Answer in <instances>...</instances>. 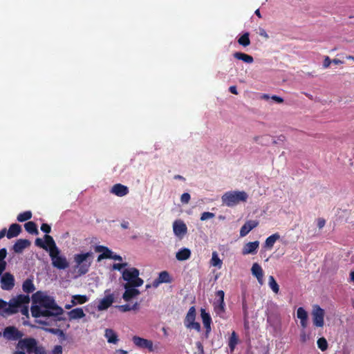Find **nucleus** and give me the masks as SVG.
<instances>
[{"mask_svg": "<svg viewBox=\"0 0 354 354\" xmlns=\"http://www.w3.org/2000/svg\"><path fill=\"white\" fill-rule=\"evenodd\" d=\"M32 299L35 303L31 307L32 317H56L64 313V310L57 305L52 297L37 292Z\"/></svg>", "mask_w": 354, "mask_h": 354, "instance_id": "nucleus-1", "label": "nucleus"}, {"mask_svg": "<svg viewBox=\"0 0 354 354\" xmlns=\"http://www.w3.org/2000/svg\"><path fill=\"white\" fill-rule=\"evenodd\" d=\"M30 302V297L28 295H19L15 297L12 298L9 302H6L0 299V310L2 316L6 317L17 313L19 308L22 307L21 313L24 315L28 314V308L26 306Z\"/></svg>", "mask_w": 354, "mask_h": 354, "instance_id": "nucleus-2", "label": "nucleus"}, {"mask_svg": "<svg viewBox=\"0 0 354 354\" xmlns=\"http://www.w3.org/2000/svg\"><path fill=\"white\" fill-rule=\"evenodd\" d=\"M248 194L244 191H230L225 192L221 197L223 205L227 207H234L240 203L246 202Z\"/></svg>", "mask_w": 354, "mask_h": 354, "instance_id": "nucleus-3", "label": "nucleus"}, {"mask_svg": "<svg viewBox=\"0 0 354 354\" xmlns=\"http://www.w3.org/2000/svg\"><path fill=\"white\" fill-rule=\"evenodd\" d=\"M93 261V252L77 254L74 255L75 268L77 269L80 275L86 274Z\"/></svg>", "mask_w": 354, "mask_h": 354, "instance_id": "nucleus-4", "label": "nucleus"}, {"mask_svg": "<svg viewBox=\"0 0 354 354\" xmlns=\"http://www.w3.org/2000/svg\"><path fill=\"white\" fill-rule=\"evenodd\" d=\"M140 272L136 268H128L122 271V278L126 281L125 283H129L133 286H141L144 281L139 277Z\"/></svg>", "mask_w": 354, "mask_h": 354, "instance_id": "nucleus-5", "label": "nucleus"}, {"mask_svg": "<svg viewBox=\"0 0 354 354\" xmlns=\"http://www.w3.org/2000/svg\"><path fill=\"white\" fill-rule=\"evenodd\" d=\"M52 266L59 270H65L68 268L69 263L66 257L61 253L59 248L49 252Z\"/></svg>", "mask_w": 354, "mask_h": 354, "instance_id": "nucleus-6", "label": "nucleus"}, {"mask_svg": "<svg viewBox=\"0 0 354 354\" xmlns=\"http://www.w3.org/2000/svg\"><path fill=\"white\" fill-rule=\"evenodd\" d=\"M43 346H39L37 342L34 338H24L19 339L17 343V348L21 350H26L27 353L30 354L33 353L36 354L37 348H41Z\"/></svg>", "mask_w": 354, "mask_h": 354, "instance_id": "nucleus-7", "label": "nucleus"}, {"mask_svg": "<svg viewBox=\"0 0 354 354\" xmlns=\"http://www.w3.org/2000/svg\"><path fill=\"white\" fill-rule=\"evenodd\" d=\"M196 319V309L192 306L185 317L184 324L186 328L189 329H194L199 332L201 330V325L198 322H195Z\"/></svg>", "mask_w": 354, "mask_h": 354, "instance_id": "nucleus-8", "label": "nucleus"}, {"mask_svg": "<svg viewBox=\"0 0 354 354\" xmlns=\"http://www.w3.org/2000/svg\"><path fill=\"white\" fill-rule=\"evenodd\" d=\"M324 309L320 308L318 305H314L313 307L312 316L313 324L317 327H322L324 324Z\"/></svg>", "mask_w": 354, "mask_h": 354, "instance_id": "nucleus-9", "label": "nucleus"}, {"mask_svg": "<svg viewBox=\"0 0 354 354\" xmlns=\"http://www.w3.org/2000/svg\"><path fill=\"white\" fill-rule=\"evenodd\" d=\"M225 293L223 290H218L216 292L218 299L214 303V310L216 315L223 317L225 313V302H224Z\"/></svg>", "mask_w": 354, "mask_h": 354, "instance_id": "nucleus-10", "label": "nucleus"}, {"mask_svg": "<svg viewBox=\"0 0 354 354\" xmlns=\"http://www.w3.org/2000/svg\"><path fill=\"white\" fill-rule=\"evenodd\" d=\"M3 337L8 340H17L22 337L24 334L15 326H8L4 329Z\"/></svg>", "mask_w": 354, "mask_h": 354, "instance_id": "nucleus-11", "label": "nucleus"}, {"mask_svg": "<svg viewBox=\"0 0 354 354\" xmlns=\"http://www.w3.org/2000/svg\"><path fill=\"white\" fill-rule=\"evenodd\" d=\"M133 344L141 348H147L149 351H153V342L138 336H133L132 338Z\"/></svg>", "mask_w": 354, "mask_h": 354, "instance_id": "nucleus-12", "label": "nucleus"}, {"mask_svg": "<svg viewBox=\"0 0 354 354\" xmlns=\"http://www.w3.org/2000/svg\"><path fill=\"white\" fill-rule=\"evenodd\" d=\"M123 287L124 288L125 291L122 295V298L126 301H130L132 298L136 297L140 294V292L136 288L137 286H130L129 283H124Z\"/></svg>", "mask_w": 354, "mask_h": 354, "instance_id": "nucleus-13", "label": "nucleus"}, {"mask_svg": "<svg viewBox=\"0 0 354 354\" xmlns=\"http://www.w3.org/2000/svg\"><path fill=\"white\" fill-rule=\"evenodd\" d=\"M15 286V279L9 272L5 273L1 279V287L3 290H10Z\"/></svg>", "mask_w": 354, "mask_h": 354, "instance_id": "nucleus-14", "label": "nucleus"}, {"mask_svg": "<svg viewBox=\"0 0 354 354\" xmlns=\"http://www.w3.org/2000/svg\"><path fill=\"white\" fill-rule=\"evenodd\" d=\"M173 231L176 236L182 238L187 234V227L183 221L177 220L173 223Z\"/></svg>", "mask_w": 354, "mask_h": 354, "instance_id": "nucleus-15", "label": "nucleus"}, {"mask_svg": "<svg viewBox=\"0 0 354 354\" xmlns=\"http://www.w3.org/2000/svg\"><path fill=\"white\" fill-rule=\"evenodd\" d=\"M114 301V297L113 294L106 295L102 298L97 305L98 310H104L110 307Z\"/></svg>", "mask_w": 354, "mask_h": 354, "instance_id": "nucleus-16", "label": "nucleus"}, {"mask_svg": "<svg viewBox=\"0 0 354 354\" xmlns=\"http://www.w3.org/2000/svg\"><path fill=\"white\" fill-rule=\"evenodd\" d=\"M259 246V242L258 241H255L253 242H249L246 243L242 250V254L243 255H247L250 254H255Z\"/></svg>", "mask_w": 354, "mask_h": 354, "instance_id": "nucleus-17", "label": "nucleus"}, {"mask_svg": "<svg viewBox=\"0 0 354 354\" xmlns=\"http://www.w3.org/2000/svg\"><path fill=\"white\" fill-rule=\"evenodd\" d=\"M259 225V222L257 221H247L240 230V236L243 237L246 236L252 230L255 228Z\"/></svg>", "mask_w": 354, "mask_h": 354, "instance_id": "nucleus-18", "label": "nucleus"}, {"mask_svg": "<svg viewBox=\"0 0 354 354\" xmlns=\"http://www.w3.org/2000/svg\"><path fill=\"white\" fill-rule=\"evenodd\" d=\"M111 192L118 196H124L129 193V189L127 186L122 184L114 185L111 190Z\"/></svg>", "mask_w": 354, "mask_h": 354, "instance_id": "nucleus-19", "label": "nucleus"}, {"mask_svg": "<svg viewBox=\"0 0 354 354\" xmlns=\"http://www.w3.org/2000/svg\"><path fill=\"white\" fill-rule=\"evenodd\" d=\"M251 272H252V275L254 276L257 279L259 283L261 285H262L263 283V271L261 267L257 263H253V265L252 266Z\"/></svg>", "mask_w": 354, "mask_h": 354, "instance_id": "nucleus-20", "label": "nucleus"}, {"mask_svg": "<svg viewBox=\"0 0 354 354\" xmlns=\"http://www.w3.org/2000/svg\"><path fill=\"white\" fill-rule=\"evenodd\" d=\"M104 337L109 344H117L119 342V338L117 333L111 328H106L104 331Z\"/></svg>", "mask_w": 354, "mask_h": 354, "instance_id": "nucleus-21", "label": "nucleus"}, {"mask_svg": "<svg viewBox=\"0 0 354 354\" xmlns=\"http://www.w3.org/2000/svg\"><path fill=\"white\" fill-rule=\"evenodd\" d=\"M67 315L70 320L79 319L83 318L86 315L85 313H84L83 309L81 308H74L71 311L68 312Z\"/></svg>", "mask_w": 354, "mask_h": 354, "instance_id": "nucleus-22", "label": "nucleus"}, {"mask_svg": "<svg viewBox=\"0 0 354 354\" xmlns=\"http://www.w3.org/2000/svg\"><path fill=\"white\" fill-rule=\"evenodd\" d=\"M297 316L300 319L301 326L305 328L308 324V313L304 308L299 307L297 311Z\"/></svg>", "mask_w": 354, "mask_h": 354, "instance_id": "nucleus-23", "label": "nucleus"}, {"mask_svg": "<svg viewBox=\"0 0 354 354\" xmlns=\"http://www.w3.org/2000/svg\"><path fill=\"white\" fill-rule=\"evenodd\" d=\"M36 351V354H62L63 348L60 345H56L50 353L45 347L42 346L40 348H37Z\"/></svg>", "mask_w": 354, "mask_h": 354, "instance_id": "nucleus-24", "label": "nucleus"}, {"mask_svg": "<svg viewBox=\"0 0 354 354\" xmlns=\"http://www.w3.org/2000/svg\"><path fill=\"white\" fill-rule=\"evenodd\" d=\"M201 315L203 320V325L206 328L207 333H209L211 330V322L212 319L209 313H206L204 309L201 310Z\"/></svg>", "mask_w": 354, "mask_h": 354, "instance_id": "nucleus-25", "label": "nucleus"}, {"mask_svg": "<svg viewBox=\"0 0 354 354\" xmlns=\"http://www.w3.org/2000/svg\"><path fill=\"white\" fill-rule=\"evenodd\" d=\"M30 245V242L26 239H19L13 245V250L17 253H21L26 248Z\"/></svg>", "mask_w": 354, "mask_h": 354, "instance_id": "nucleus-26", "label": "nucleus"}, {"mask_svg": "<svg viewBox=\"0 0 354 354\" xmlns=\"http://www.w3.org/2000/svg\"><path fill=\"white\" fill-rule=\"evenodd\" d=\"M21 231V227L19 224H17V223L12 224L10 226L8 231L7 232V237L8 239H12V238L16 237L19 234Z\"/></svg>", "mask_w": 354, "mask_h": 354, "instance_id": "nucleus-27", "label": "nucleus"}, {"mask_svg": "<svg viewBox=\"0 0 354 354\" xmlns=\"http://www.w3.org/2000/svg\"><path fill=\"white\" fill-rule=\"evenodd\" d=\"M233 56L234 58L241 60L246 64H252L254 62L252 56L243 53L236 52L233 54Z\"/></svg>", "mask_w": 354, "mask_h": 354, "instance_id": "nucleus-28", "label": "nucleus"}, {"mask_svg": "<svg viewBox=\"0 0 354 354\" xmlns=\"http://www.w3.org/2000/svg\"><path fill=\"white\" fill-rule=\"evenodd\" d=\"M191 251L188 248L180 249L176 254V258L178 261H185L189 259Z\"/></svg>", "mask_w": 354, "mask_h": 354, "instance_id": "nucleus-29", "label": "nucleus"}, {"mask_svg": "<svg viewBox=\"0 0 354 354\" xmlns=\"http://www.w3.org/2000/svg\"><path fill=\"white\" fill-rule=\"evenodd\" d=\"M280 239V235L278 233L273 234L272 235L268 236L264 244V247L268 249H272L274 244L276 243L277 240Z\"/></svg>", "mask_w": 354, "mask_h": 354, "instance_id": "nucleus-30", "label": "nucleus"}, {"mask_svg": "<svg viewBox=\"0 0 354 354\" xmlns=\"http://www.w3.org/2000/svg\"><path fill=\"white\" fill-rule=\"evenodd\" d=\"M44 240H45L44 243L48 247V253L58 248L55 244V241L53 240V239L51 236L46 234L44 236Z\"/></svg>", "mask_w": 354, "mask_h": 354, "instance_id": "nucleus-31", "label": "nucleus"}, {"mask_svg": "<svg viewBox=\"0 0 354 354\" xmlns=\"http://www.w3.org/2000/svg\"><path fill=\"white\" fill-rule=\"evenodd\" d=\"M88 298L86 295H75L72 296L71 303H73L75 306L79 304H83L88 301Z\"/></svg>", "mask_w": 354, "mask_h": 354, "instance_id": "nucleus-32", "label": "nucleus"}, {"mask_svg": "<svg viewBox=\"0 0 354 354\" xmlns=\"http://www.w3.org/2000/svg\"><path fill=\"white\" fill-rule=\"evenodd\" d=\"M239 342V338H238V336L236 335V333L233 331L232 333V335L230 337V339H229V343H228V345H229V347H230V352L232 353L236 347V346L237 345Z\"/></svg>", "mask_w": 354, "mask_h": 354, "instance_id": "nucleus-33", "label": "nucleus"}, {"mask_svg": "<svg viewBox=\"0 0 354 354\" xmlns=\"http://www.w3.org/2000/svg\"><path fill=\"white\" fill-rule=\"evenodd\" d=\"M95 252H102V254L106 259H110L111 255L113 254V252L110 250L108 248L103 245H98L95 248Z\"/></svg>", "mask_w": 354, "mask_h": 354, "instance_id": "nucleus-34", "label": "nucleus"}, {"mask_svg": "<svg viewBox=\"0 0 354 354\" xmlns=\"http://www.w3.org/2000/svg\"><path fill=\"white\" fill-rule=\"evenodd\" d=\"M22 288L25 292H32L35 290V286L32 283V280L29 279H26L23 283Z\"/></svg>", "mask_w": 354, "mask_h": 354, "instance_id": "nucleus-35", "label": "nucleus"}, {"mask_svg": "<svg viewBox=\"0 0 354 354\" xmlns=\"http://www.w3.org/2000/svg\"><path fill=\"white\" fill-rule=\"evenodd\" d=\"M250 34L249 32H245L241 37L238 39L239 44L246 47L248 46L250 44V40L249 38Z\"/></svg>", "mask_w": 354, "mask_h": 354, "instance_id": "nucleus-36", "label": "nucleus"}, {"mask_svg": "<svg viewBox=\"0 0 354 354\" xmlns=\"http://www.w3.org/2000/svg\"><path fill=\"white\" fill-rule=\"evenodd\" d=\"M211 265L214 267H218L221 268L222 266V261L218 257V255L216 252H212V257L211 259Z\"/></svg>", "mask_w": 354, "mask_h": 354, "instance_id": "nucleus-37", "label": "nucleus"}, {"mask_svg": "<svg viewBox=\"0 0 354 354\" xmlns=\"http://www.w3.org/2000/svg\"><path fill=\"white\" fill-rule=\"evenodd\" d=\"M26 230L30 234H38L36 224L32 221H28L24 225Z\"/></svg>", "mask_w": 354, "mask_h": 354, "instance_id": "nucleus-38", "label": "nucleus"}, {"mask_svg": "<svg viewBox=\"0 0 354 354\" xmlns=\"http://www.w3.org/2000/svg\"><path fill=\"white\" fill-rule=\"evenodd\" d=\"M268 279H269L268 284H269L270 288L272 289V290L274 293H276V294L278 293L279 291V286L278 283H277V281H275L274 277L270 276Z\"/></svg>", "mask_w": 354, "mask_h": 354, "instance_id": "nucleus-39", "label": "nucleus"}, {"mask_svg": "<svg viewBox=\"0 0 354 354\" xmlns=\"http://www.w3.org/2000/svg\"><path fill=\"white\" fill-rule=\"evenodd\" d=\"M159 282L162 283H170L171 278L169 273L167 271H162L159 273V276L158 277Z\"/></svg>", "mask_w": 354, "mask_h": 354, "instance_id": "nucleus-40", "label": "nucleus"}, {"mask_svg": "<svg viewBox=\"0 0 354 354\" xmlns=\"http://www.w3.org/2000/svg\"><path fill=\"white\" fill-rule=\"evenodd\" d=\"M32 217V213L30 211L24 212L23 213L19 214L17 216V221L19 222H24L29 220Z\"/></svg>", "mask_w": 354, "mask_h": 354, "instance_id": "nucleus-41", "label": "nucleus"}, {"mask_svg": "<svg viewBox=\"0 0 354 354\" xmlns=\"http://www.w3.org/2000/svg\"><path fill=\"white\" fill-rule=\"evenodd\" d=\"M317 346L321 351H326L328 348V343L326 339L324 337H321L318 339Z\"/></svg>", "mask_w": 354, "mask_h": 354, "instance_id": "nucleus-42", "label": "nucleus"}, {"mask_svg": "<svg viewBox=\"0 0 354 354\" xmlns=\"http://www.w3.org/2000/svg\"><path fill=\"white\" fill-rule=\"evenodd\" d=\"M214 216H215V214L214 213L209 212H205L202 213V214L201 216V220L206 221V220H208L210 218H213Z\"/></svg>", "mask_w": 354, "mask_h": 354, "instance_id": "nucleus-43", "label": "nucleus"}, {"mask_svg": "<svg viewBox=\"0 0 354 354\" xmlns=\"http://www.w3.org/2000/svg\"><path fill=\"white\" fill-rule=\"evenodd\" d=\"M190 199L191 196L188 193H184L180 196V201L183 204H188Z\"/></svg>", "mask_w": 354, "mask_h": 354, "instance_id": "nucleus-44", "label": "nucleus"}, {"mask_svg": "<svg viewBox=\"0 0 354 354\" xmlns=\"http://www.w3.org/2000/svg\"><path fill=\"white\" fill-rule=\"evenodd\" d=\"M127 263H114L113 265V269L122 271L123 270V268L127 266Z\"/></svg>", "mask_w": 354, "mask_h": 354, "instance_id": "nucleus-45", "label": "nucleus"}, {"mask_svg": "<svg viewBox=\"0 0 354 354\" xmlns=\"http://www.w3.org/2000/svg\"><path fill=\"white\" fill-rule=\"evenodd\" d=\"M36 245L43 248L46 251H48L47 245L44 243V241L41 239H37L35 241Z\"/></svg>", "mask_w": 354, "mask_h": 354, "instance_id": "nucleus-46", "label": "nucleus"}, {"mask_svg": "<svg viewBox=\"0 0 354 354\" xmlns=\"http://www.w3.org/2000/svg\"><path fill=\"white\" fill-rule=\"evenodd\" d=\"M117 307L122 312H127V311L131 310V306L129 304L121 305V306H118Z\"/></svg>", "mask_w": 354, "mask_h": 354, "instance_id": "nucleus-47", "label": "nucleus"}, {"mask_svg": "<svg viewBox=\"0 0 354 354\" xmlns=\"http://www.w3.org/2000/svg\"><path fill=\"white\" fill-rule=\"evenodd\" d=\"M41 230L43 231L45 233H50L51 230V227L49 225L46 223H44L41 226Z\"/></svg>", "mask_w": 354, "mask_h": 354, "instance_id": "nucleus-48", "label": "nucleus"}, {"mask_svg": "<svg viewBox=\"0 0 354 354\" xmlns=\"http://www.w3.org/2000/svg\"><path fill=\"white\" fill-rule=\"evenodd\" d=\"M332 63V60L329 58L328 56H326L324 60L323 66L325 68H327L330 66V64Z\"/></svg>", "mask_w": 354, "mask_h": 354, "instance_id": "nucleus-49", "label": "nucleus"}, {"mask_svg": "<svg viewBox=\"0 0 354 354\" xmlns=\"http://www.w3.org/2000/svg\"><path fill=\"white\" fill-rule=\"evenodd\" d=\"M7 254L6 250L3 248L0 250V262H5L3 259L6 258Z\"/></svg>", "mask_w": 354, "mask_h": 354, "instance_id": "nucleus-50", "label": "nucleus"}, {"mask_svg": "<svg viewBox=\"0 0 354 354\" xmlns=\"http://www.w3.org/2000/svg\"><path fill=\"white\" fill-rule=\"evenodd\" d=\"M325 224H326V221L324 218H319L317 219V227L319 229L323 228L324 226L325 225Z\"/></svg>", "mask_w": 354, "mask_h": 354, "instance_id": "nucleus-51", "label": "nucleus"}, {"mask_svg": "<svg viewBox=\"0 0 354 354\" xmlns=\"http://www.w3.org/2000/svg\"><path fill=\"white\" fill-rule=\"evenodd\" d=\"M271 99L274 101H275L277 103H282L283 102V99L281 97H279L277 95H272L271 97Z\"/></svg>", "mask_w": 354, "mask_h": 354, "instance_id": "nucleus-52", "label": "nucleus"}, {"mask_svg": "<svg viewBox=\"0 0 354 354\" xmlns=\"http://www.w3.org/2000/svg\"><path fill=\"white\" fill-rule=\"evenodd\" d=\"M261 36L263 37L266 39L268 38V35L267 34L266 31L263 28L259 29V33Z\"/></svg>", "mask_w": 354, "mask_h": 354, "instance_id": "nucleus-53", "label": "nucleus"}, {"mask_svg": "<svg viewBox=\"0 0 354 354\" xmlns=\"http://www.w3.org/2000/svg\"><path fill=\"white\" fill-rule=\"evenodd\" d=\"M110 259H114V260H116V261H121L122 260V258L121 256L115 254H113V253L111 255Z\"/></svg>", "mask_w": 354, "mask_h": 354, "instance_id": "nucleus-54", "label": "nucleus"}, {"mask_svg": "<svg viewBox=\"0 0 354 354\" xmlns=\"http://www.w3.org/2000/svg\"><path fill=\"white\" fill-rule=\"evenodd\" d=\"M229 90L233 94H235V95L238 94V92H237V90H236V87L235 86H230Z\"/></svg>", "mask_w": 354, "mask_h": 354, "instance_id": "nucleus-55", "label": "nucleus"}, {"mask_svg": "<svg viewBox=\"0 0 354 354\" xmlns=\"http://www.w3.org/2000/svg\"><path fill=\"white\" fill-rule=\"evenodd\" d=\"M139 308V304L136 302L133 306H131V310H137Z\"/></svg>", "mask_w": 354, "mask_h": 354, "instance_id": "nucleus-56", "label": "nucleus"}, {"mask_svg": "<svg viewBox=\"0 0 354 354\" xmlns=\"http://www.w3.org/2000/svg\"><path fill=\"white\" fill-rule=\"evenodd\" d=\"M332 63H333L335 64H342L344 62L342 60H340V59H333L332 60Z\"/></svg>", "mask_w": 354, "mask_h": 354, "instance_id": "nucleus-57", "label": "nucleus"}, {"mask_svg": "<svg viewBox=\"0 0 354 354\" xmlns=\"http://www.w3.org/2000/svg\"><path fill=\"white\" fill-rule=\"evenodd\" d=\"M160 283H162L159 282V280L157 279L153 282V286L157 288Z\"/></svg>", "mask_w": 354, "mask_h": 354, "instance_id": "nucleus-58", "label": "nucleus"}, {"mask_svg": "<svg viewBox=\"0 0 354 354\" xmlns=\"http://www.w3.org/2000/svg\"><path fill=\"white\" fill-rule=\"evenodd\" d=\"M6 228H4L0 231V239H2L3 237H4V236L6 235Z\"/></svg>", "mask_w": 354, "mask_h": 354, "instance_id": "nucleus-59", "label": "nucleus"}, {"mask_svg": "<svg viewBox=\"0 0 354 354\" xmlns=\"http://www.w3.org/2000/svg\"><path fill=\"white\" fill-rule=\"evenodd\" d=\"M121 227L124 229H127L129 227V223L127 222H124L121 223Z\"/></svg>", "mask_w": 354, "mask_h": 354, "instance_id": "nucleus-60", "label": "nucleus"}, {"mask_svg": "<svg viewBox=\"0 0 354 354\" xmlns=\"http://www.w3.org/2000/svg\"><path fill=\"white\" fill-rule=\"evenodd\" d=\"M262 138L261 136H255L254 138V140L256 142H258V143H260L261 142V139Z\"/></svg>", "mask_w": 354, "mask_h": 354, "instance_id": "nucleus-61", "label": "nucleus"}, {"mask_svg": "<svg viewBox=\"0 0 354 354\" xmlns=\"http://www.w3.org/2000/svg\"><path fill=\"white\" fill-rule=\"evenodd\" d=\"M73 306H75V304H73V303H71V304H66V305L65 306V308H66V309H71Z\"/></svg>", "mask_w": 354, "mask_h": 354, "instance_id": "nucleus-62", "label": "nucleus"}, {"mask_svg": "<svg viewBox=\"0 0 354 354\" xmlns=\"http://www.w3.org/2000/svg\"><path fill=\"white\" fill-rule=\"evenodd\" d=\"M350 279L354 282V270L350 272Z\"/></svg>", "mask_w": 354, "mask_h": 354, "instance_id": "nucleus-63", "label": "nucleus"}, {"mask_svg": "<svg viewBox=\"0 0 354 354\" xmlns=\"http://www.w3.org/2000/svg\"><path fill=\"white\" fill-rule=\"evenodd\" d=\"M118 353H119L120 354H127L128 352L127 351H124V350H122V349H119L117 351Z\"/></svg>", "mask_w": 354, "mask_h": 354, "instance_id": "nucleus-64", "label": "nucleus"}]
</instances>
